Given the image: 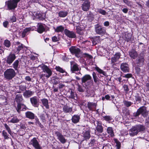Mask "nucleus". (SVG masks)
Wrapping results in <instances>:
<instances>
[{"label":"nucleus","mask_w":149,"mask_h":149,"mask_svg":"<svg viewBox=\"0 0 149 149\" xmlns=\"http://www.w3.org/2000/svg\"><path fill=\"white\" fill-rule=\"evenodd\" d=\"M148 114L146 107L142 106L137 110L136 113H134V116L136 118L140 114H141L143 117H146L148 115Z\"/></svg>","instance_id":"obj_1"},{"label":"nucleus","mask_w":149,"mask_h":149,"mask_svg":"<svg viewBox=\"0 0 149 149\" xmlns=\"http://www.w3.org/2000/svg\"><path fill=\"white\" fill-rule=\"evenodd\" d=\"M17 4L14 0H8L5 2V5L9 10H15L17 7Z\"/></svg>","instance_id":"obj_2"},{"label":"nucleus","mask_w":149,"mask_h":149,"mask_svg":"<svg viewBox=\"0 0 149 149\" xmlns=\"http://www.w3.org/2000/svg\"><path fill=\"white\" fill-rule=\"evenodd\" d=\"M136 64L139 67H142L145 63L144 56L143 54L141 53L139 54L136 60Z\"/></svg>","instance_id":"obj_3"},{"label":"nucleus","mask_w":149,"mask_h":149,"mask_svg":"<svg viewBox=\"0 0 149 149\" xmlns=\"http://www.w3.org/2000/svg\"><path fill=\"white\" fill-rule=\"evenodd\" d=\"M95 29L96 33L99 35H104L106 33L105 28L98 24L95 25Z\"/></svg>","instance_id":"obj_4"},{"label":"nucleus","mask_w":149,"mask_h":149,"mask_svg":"<svg viewBox=\"0 0 149 149\" xmlns=\"http://www.w3.org/2000/svg\"><path fill=\"white\" fill-rule=\"evenodd\" d=\"M69 50L71 54L72 55H74L77 58L79 57V55L81 50L79 48L75 46H72L69 48Z\"/></svg>","instance_id":"obj_5"},{"label":"nucleus","mask_w":149,"mask_h":149,"mask_svg":"<svg viewBox=\"0 0 149 149\" xmlns=\"http://www.w3.org/2000/svg\"><path fill=\"white\" fill-rule=\"evenodd\" d=\"M16 58V56L15 54L10 52L5 59V61L6 63L10 65L13 63Z\"/></svg>","instance_id":"obj_6"},{"label":"nucleus","mask_w":149,"mask_h":149,"mask_svg":"<svg viewBox=\"0 0 149 149\" xmlns=\"http://www.w3.org/2000/svg\"><path fill=\"white\" fill-rule=\"evenodd\" d=\"M29 144L32 145L35 149H42L36 138H34L29 142Z\"/></svg>","instance_id":"obj_7"},{"label":"nucleus","mask_w":149,"mask_h":149,"mask_svg":"<svg viewBox=\"0 0 149 149\" xmlns=\"http://www.w3.org/2000/svg\"><path fill=\"white\" fill-rule=\"evenodd\" d=\"M64 33L65 36L69 38H76V33L73 31H70L65 29L64 30Z\"/></svg>","instance_id":"obj_8"},{"label":"nucleus","mask_w":149,"mask_h":149,"mask_svg":"<svg viewBox=\"0 0 149 149\" xmlns=\"http://www.w3.org/2000/svg\"><path fill=\"white\" fill-rule=\"evenodd\" d=\"M16 45L17 46L16 47V52L17 53H19L21 50L24 51L26 50L27 48L26 47L18 41L16 42Z\"/></svg>","instance_id":"obj_9"},{"label":"nucleus","mask_w":149,"mask_h":149,"mask_svg":"<svg viewBox=\"0 0 149 149\" xmlns=\"http://www.w3.org/2000/svg\"><path fill=\"white\" fill-rule=\"evenodd\" d=\"M84 2L81 5V9L84 11H88L91 6V2L89 1H84Z\"/></svg>","instance_id":"obj_10"},{"label":"nucleus","mask_w":149,"mask_h":149,"mask_svg":"<svg viewBox=\"0 0 149 149\" xmlns=\"http://www.w3.org/2000/svg\"><path fill=\"white\" fill-rule=\"evenodd\" d=\"M129 53L130 57L133 59H136L139 56L137 52L133 48L129 51Z\"/></svg>","instance_id":"obj_11"},{"label":"nucleus","mask_w":149,"mask_h":149,"mask_svg":"<svg viewBox=\"0 0 149 149\" xmlns=\"http://www.w3.org/2000/svg\"><path fill=\"white\" fill-rule=\"evenodd\" d=\"M120 69L124 72H129V68L128 64L126 63H123L120 65Z\"/></svg>","instance_id":"obj_12"},{"label":"nucleus","mask_w":149,"mask_h":149,"mask_svg":"<svg viewBox=\"0 0 149 149\" xmlns=\"http://www.w3.org/2000/svg\"><path fill=\"white\" fill-rule=\"evenodd\" d=\"M30 101L32 105L35 107H37L38 106L39 99L36 97H33L30 98Z\"/></svg>","instance_id":"obj_13"},{"label":"nucleus","mask_w":149,"mask_h":149,"mask_svg":"<svg viewBox=\"0 0 149 149\" xmlns=\"http://www.w3.org/2000/svg\"><path fill=\"white\" fill-rule=\"evenodd\" d=\"M55 134L57 137V139L62 143H64L66 142V139L61 134L58 132H56Z\"/></svg>","instance_id":"obj_14"},{"label":"nucleus","mask_w":149,"mask_h":149,"mask_svg":"<svg viewBox=\"0 0 149 149\" xmlns=\"http://www.w3.org/2000/svg\"><path fill=\"white\" fill-rule=\"evenodd\" d=\"M121 55L120 52H116L114 56L111 58V62L112 63H114L118 61L120 58Z\"/></svg>","instance_id":"obj_15"},{"label":"nucleus","mask_w":149,"mask_h":149,"mask_svg":"<svg viewBox=\"0 0 149 149\" xmlns=\"http://www.w3.org/2000/svg\"><path fill=\"white\" fill-rule=\"evenodd\" d=\"M41 69L43 72L46 73L48 74H52V71L47 65H44L41 67Z\"/></svg>","instance_id":"obj_16"},{"label":"nucleus","mask_w":149,"mask_h":149,"mask_svg":"<svg viewBox=\"0 0 149 149\" xmlns=\"http://www.w3.org/2000/svg\"><path fill=\"white\" fill-rule=\"evenodd\" d=\"M43 24L42 23H38L37 26V31L39 33H42L45 31V29L43 26Z\"/></svg>","instance_id":"obj_17"},{"label":"nucleus","mask_w":149,"mask_h":149,"mask_svg":"<svg viewBox=\"0 0 149 149\" xmlns=\"http://www.w3.org/2000/svg\"><path fill=\"white\" fill-rule=\"evenodd\" d=\"M132 35L130 33H125L123 36L124 40L127 42H129L131 40Z\"/></svg>","instance_id":"obj_18"},{"label":"nucleus","mask_w":149,"mask_h":149,"mask_svg":"<svg viewBox=\"0 0 149 149\" xmlns=\"http://www.w3.org/2000/svg\"><path fill=\"white\" fill-rule=\"evenodd\" d=\"M97 104L95 103L89 102H88L87 107L90 111H93L95 109Z\"/></svg>","instance_id":"obj_19"},{"label":"nucleus","mask_w":149,"mask_h":149,"mask_svg":"<svg viewBox=\"0 0 149 149\" xmlns=\"http://www.w3.org/2000/svg\"><path fill=\"white\" fill-rule=\"evenodd\" d=\"M138 132L135 126L132 127L129 131V134L131 136L136 135Z\"/></svg>","instance_id":"obj_20"},{"label":"nucleus","mask_w":149,"mask_h":149,"mask_svg":"<svg viewBox=\"0 0 149 149\" xmlns=\"http://www.w3.org/2000/svg\"><path fill=\"white\" fill-rule=\"evenodd\" d=\"M77 33L79 35L82 36L84 34L85 29L79 26H77L76 28Z\"/></svg>","instance_id":"obj_21"},{"label":"nucleus","mask_w":149,"mask_h":149,"mask_svg":"<svg viewBox=\"0 0 149 149\" xmlns=\"http://www.w3.org/2000/svg\"><path fill=\"white\" fill-rule=\"evenodd\" d=\"M80 119V117L79 115H74L72 116V121L74 123H77L79 122Z\"/></svg>","instance_id":"obj_22"},{"label":"nucleus","mask_w":149,"mask_h":149,"mask_svg":"<svg viewBox=\"0 0 149 149\" xmlns=\"http://www.w3.org/2000/svg\"><path fill=\"white\" fill-rule=\"evenodd\" d=\"M97 125L96 128V130L99 133H101L103 131V128L102 125L101 123L98 121H97Z\"/></svg>","instance_id":"obj_23"},{"label":"nucleus","mask_w":149,"mask_h":149,"mask_svg":"<svg viewBox=\"0 0 149 149\" xmlns=\"http://www.w3.org/2000/svg\"><path fill=\"white\" fill-rule=\"evenodd\" d=\"M72 111V107L67 105H64L63 107V111L65 113H71Z\"/></svg>","instance_id":"obj_24"},{"label":"nucleus","mask_w":149,"mask_h":149,"mask_svg":"<svg viewBox=\"0 0 149 149\" xmlns=\"http://www.w3.org/2000/svg\"><path fill=\"white\" fill-rule=\"evenodd\" d=\"M55 32L57 33L62 32L64 31V27L62 25L58 26L56 28H54Z\"/></svg>","instance_id":"obj_25"},{"label":"nucleus","mask_w":149,"mask_h":149,"mask_svg":"<svg viewBox=\"0 0 149 149\" xmlns=\"http://www.w3.org/2000/svg\"><path fill=\"white\" fill-rule=\"evenodd\" d=\"M25 115L26 118L31 119L34 118L35 115L33 113L30 111H27L25 113Z\"/></svg>","instance_id":"obj_26"},{"label":"nucleus","mask_w":149,"mask_h":149,"mask_svg":"<svg viewBox=\"0 0 149 149\" xmlns=\"http://www.w3.org/2000/svg\"><path fill=\"white\" fill-rule=\"evenodd\" d=\"M94 70L96 72L98 73V74H106V73L104 71L99 67L96 66L95 67Z\"/></svg>","instance_id":"obj_27"},{"label":"nucleus","mask_w":149,"mask_h":149,"mask_svg":"<svg viewBox=\"0 0 149 149\" xmlns=\"http://www.w3.org/2000/svg\"><path fill=\"white\" fill-rule=\"evenodd\" d=\"M138 132L144 131L145 130V126L141 125H138L135 126Z\"/></svg>","instance_id":"obj_28"},{"label":"nucleus","mask_w":149,"mask_h":149,"mask_svg":"<svg viewBox=\"0 0 149 149\" xmlns=\"http://www.w3.org/2000/svg\"><path fill=\"white\" fill-rule=\"evenodd\" d=\"M4 74H15V70L13 69H7L4 72Z\"/></svg>","instance_id":"obj_29"},{"label":"nucleus","mask_w":149,"mask_h":149,"mask_svg":"<svg viewBox=\"0 0 149 149\" xmlns=\"http://www.w3.org/2000/svg\"><path fill=\"white\" fill-rule=\"evenodd\" d=\"M68 14V12L67 11L63 10L60 11L58 13L59 16L61 17H64Z\"/></svg>","instance_id":"obj_30"},{"label":"nucleus","mask_w":149,"mask_h":149,"mask_svg":"<svg viewBox=\"0 0 149 149\" xmlns=\"http://www.w3.org/2000/svg\"><path fill=\"white\" fill-rule=\"evenodd\" d=\"M71 70L72 73H75V72L78 71L79 70V68L77 64H75L73 65L72 67L71 66Z\"/></svg>","instance_id":"obj_31"},{"label":"nucleus","mask_w":149,"mask_h":149,"mask_svg":"<svg viewBox=\"0 0 149 149\" xmlns=\"http://www.w3.org/2000/svg\"><path fill=\"white\" fill-rule=\"evenodd\" d=\"M31 30L30 28H26L24 29L22 33V37L23 38H24L26 35V33Z\"/></svg>","instance_id":"obj_32"},{"label":"nucleus","mask_w":149,"mask_h":149,"mask_svg":"<svg viewBox=\"0 0 149 149\" xmlns=\"http://www.w3.org/2000/svg\"><path fill=\"white\" fill-rule=\"evenodd\" d=\"M33 94V92L29 90L26 91L23 93L24 96L26 97H30Z\"/></svg>","instance_id":"obj_33"},{"label":"nucleus","mask_w":149,"mask_h":149,"mask_svg":"<svg viewBox=\"0 0 149 149\" xmlns=\"http://www.w3.org/2000/svg\"><path fill=\"white\" fill-rule=\"evenodd\" d=\"M22 100L23 98L22 95H16L15 100L17 103H20Z\"/></svg>","instance_id":"obj_34"},{"label":"nucleus","mask_w":149,"mask_h":149,"mask_svg":"<svg viewBox=\"0 0 149 149\" xmlns=\"http://www.w3.org/2000/svg\"><path fill=\"white\" fill-rule=\"evenodd\" d=\"M83 136L85 140H87L89 139L91 137L90 132L87 131L84 133Z\"/></svg>","instance_id":"obj_35"},{"label":"nucleus","mask_w":149,"mask_h":149,"mask_svg":"<svg viewBox=\"0 0 149 149\" xmlns=\"http://www.w3.org/2000/svg\"><path fill=\"white\" fill-rule=\"evenodd\" d=\"M41 101L42 104L46 108H48L49 107V105L48 100L44 98L41 100Z\"/></svg>","instance_id":"obj_36"},{"label":"nucleus","mask_w":149,"mask_h":149,"mask_svg":"<svg viewBox=\"0 0 149 149\" xmlns=\"http://www.w3.org/2000/svg\"><path fill=\"white\" fill-rule=\"evenodd\" d=\"M78 91L81 92H83L85 90V89L86 88V87H85L83 85L81 86L78 85Z\"/></svg>","instance_id":"obj_37"},{"label":"nucleus","mask_w":149,"mask_h":149,"mask_svg":"<svg viewBox=\"0 0 149 149\" xmlns=\"http://www.w3.org/2000/svg\"><path fill=\"white\" fill-rule=\"evenodd\" d=\"M53 83L55 85H56L58 83V78L56 76H54L51 79Z\"/></svg>","instance_id":"obj_38"},{"label":"nucleus","mask_w":149,"mask_h":149,"mask_svg":"<svg viewBox=\"0 0 149 149\" xmlns=\"http://www.w3.org/2000/svg\"><path fill=\"white\" fill-rule=\"evenodd\" d=\"M6 99L5 97L2 96L0 97V104H6Z\"/></svg>","instance_id":"obj_39"},{"label":"nucleus","mask_w":149,"mask_h":149,"mask_svg":"<svg viewBox=\"0 0 149 149\" xmlns=\"http://www.w3.org/2000/svg\"><path fill=\"white\" fill-rule=\"evenodd\" d=\"M91 78L90 75H85L82 78V81L83 82H85L87 80L90 79Z\"/></svg>","instance_id":"obj_40"},{"label":"nucleus","mask_w":149,"mask_h":149,"mask_svg":"<svg viewBox=\"0 0 149 149\" xmlns=\"http://www.w3.org/2000/svg\"><path fill=\"white\" fill-rule=\"evenodd\" d=\"M19 63V61L18 60H15L13 63V68L16 70H17Z\"/></svg>","instance_id":"obj_41"},{"label":"nucleus","mask_w":149,"mask_h":149,"mask_svg":"<svg viewBox=\"0 0 149 149\" xmlns=\"http://www.w3.org/2000/svg\"><path fill=\"white\" fill-rule=\"evenodd\" d=\"M55 69L57 71L59 72L62 73H63L65 72V71L64 70L59 66H56L55 68Z\"/></svg>","instance_id":"obj_42"},{"label":"nucleus","mask_w":149,"mask_h":149,"mask_svg":"<svg viewBox=\"0 0 149 149\" xmlns=\"http://www.w3.org/2000/svg\"><path fill=\"white\" fill-rule=\"evenodd\" d=\"M135 100L136 101L140 102L141 100V98L140 95L139 94H135Z\"/></svg>","instance_id":"obj_43"},{"label":"nucleus","mask_w":149,"mask_h":149,"mask_svg":"<svg viewBox=\"0 0 149 149\" xmlns=\"http://www.w3.org/2000/svg\"><path fill=\"white\" fill-rule=\"evenodd\" d=\"M114 141L116 144L117 149H120L121 147L120 142L116 139H114Z\"/></svg>","instance_id":"obj_44"},{"label":"nucleus","mask_w":149,"mask_h":149,"mask_svg":"<svg viewBox=\"0 0 149 149\" xmlns=\"http://www.w3.org/2000/svg\"><path fill=\"white\" fill-rule=\"evenodd\" d=\"M9 21V22L12 23L16 22L17 18L15 16V15H13L12 17H10Z\"/></svg>","instance_id":"obj_45"},{"label":"nucleus","mask_w":149,"mask_h":149,"mask_svg":"<svg viewBox=\"0 0 149 149\" xmlns=\"http://www.w3.org/2000/svg\"><path fill=\"white\" fill-rule=\"evenodd\" d=\"M4 45L6 47H9L11 45L10 42L8 40H6L4 41Z\"/></svg>","instance_id":"obj_46"},{"label":"nucleus","mask_w":149,"mask_h":149,"mask_svg":"<svg viewBox=\"0 0 149 149\" xmlns=\"http://www.w3.org/2000/svg\"><path fill=\"white\" fill-rule=\"evenodd\" d=\"M123 2L125 3L128 6L131 7L132 6V1L128 0H123Z\"/></svg>","instance_id":"obj_47"},{"label":"nucleus","mask_w":149,"mask_h":149,"mask_svg":"<svg viewBox=\"0 0 149 149\" xmlns=\"http://www.w3.org/2000/svg\"><path fill=\"white\" fill-rule=\"evenodd\" d=\"M97 12L100 14L103 15H106L107 14L106 11L101 8L98 9Z\"/></svg>","instance_id":"obj_48"},{"label":"nucleus","mask_w":149,"mask_h":149,"mask_svg":"<svg viewBox=\"0 0 149 149\" xmlns=\"http://www.w3.org/2000/svg\"><path fill=\"white\" fill-rule=\"evenodd\" d=\"M19 120L16 117H13L12 119L10 121V122L13 123H16L18 122Z\"/></svg>","instance_id":"obj_49"},{"label":"nucleus","mask_w":149,"mask_h":149,"mask_svg":"<svg viewBox=\"0 0 149 149\" xmlns=\"http://www.w3.org/2000/svg\"><path fill=\"white\" fill-rule=\"evenodd\" d=\"M45 116L48 117V115L47 114H42L40 116V119L43 123L45 122L46 121L45 120Z\"/></svg>","instance_id":"obj_50"},{"label":"nucleus","mask_w":149,"mask_h":149,"mask_svg":"<svg viewBox=\"0 0 149 149\" xmlns=\"http://www.w3.org/2000/svg\"><path fill=\"white\" fill-rule=\"evenodd\" d=\"M87 14V17L88 18V19L92 20L94 18V15L91 11L89 12Z\"/></svg>","instance_id":"obj_51"},{"label":"nucleus","mask_w":149,"mask_h":149,"mask_svg":"<svg viewBox=\"0 0 149 149\" xmlns=\"http://www.w3.org/2000/svg\"><path fill=\"white\" fill-rule=\"evenodd\" d=\"M2 135L4 137V139H8L9 138L8 136V134L5 130H3L2 131Z\"/></svg>","instance_id":"obj_52"},{"label":"nucleus","mask_w":149,"mask_h":149,"mask_svg":"<svg viewBox=\"0 0 149 149\" xmlns=\"http://www.w3.org/2000/svg\"><path fill=\"white\" fill-rule=\"evenodd\" d=\"M123 103L125 105V106L127 107H130L133 104L132 103L130 102H129L127 101H124Z\"/></svg>","instance_id":"obj_53"},{"label":"nucleus","mask_w":149,"mask_h":149,"mask_svg":"<svg viewBox=\"0 0 149 149\" xmlns=\"http://www.w3.org/2000/svg\"><path fill=\"white\" fill-rule=\"evenodd\" d=\"M24 106L23 104H21V103H17V107L16 108L17 111L19 113H20L21 110V106Z\"/></svg>","instance_id":"obj_54"},{"label":"nucleus","mask_w":149,"mask_h":149,"mask_svg":"<svg viewBox=\"0 0 149 149\" xmlns=\"http://www.w3.org/2000/svg\"><path fill=\"white\" fill-rule=\"evenodd\" d=\"M4 125L6 129L8 131V133L11 135V133H12V132L9 127L8 126V125L6 124H4Z\"/></svg>","instance_id":"obj_55"},{"label":"nucleus","mask_w":149,"mask_h":149,"mask_svg":"<svg viewBox=\"0 0 149 149\" xmlns=\"http://www.w3.org/2000/svg\"><path fill=\"white\" fill-rule=\"evenodd\" d=\"M98 40H97V38L95 37L93 38L91 41L93 45H95L97 44L98 42Z\"/></svg>","instance_id":"obj_56"},{"label":"nucleus","mask_w":149,"mask_h":149,"mask_svg":"<svg viewBox=\"0 0 149 149\" xmlns=\"http://www.w3.org/2000/svg\"><path fill=\"white\" fill-rule=\"evenodd\" d=\"M107 132L109 134H110L111 136L113 134V132L112 130V129L111 127H109L107 128Z\"/></svg>","instance_id":"obj_57"},{"label":"nucleus","mask_w":149,"mask_h":149,"mask_svg":"<svg viewBox=\"0 0 149 149\" xmlns=\"http://www.w3.org/2000/svg\"><path fill=\"white\" fill-rule=\"evenodd\" d=\"M36 123L37 125H38L41 129L44 128L43 126L41 124V123L39 121L38 119H36Z\"/></svg>","instance_id":"obj_58"},{"label":"nucleus","mask_w":149,"mask_h":149,"mask_svg":"<svg viewBox=\"0 0 149 149\" xmlns=\"http://www.w3.org/2000/svg\"><path fill=\"white\" fill-rule=\"evenodd\" d=\"M139 66H136L135 67V71L136 73L137 74H139L140 73L141 69Z\"/></svg>","instance_id":"obj_59"},{"label":"nucleus","mask_w":149,"mask_h":149,"mask_svg":"<svg viewBox=\"0 0 149 149\" xmlns=\"http://www.w3.org/2000/svg\"><path fill=\"white\" fill-rule=\"evenodd\" d=\"M38 18L41 20H44L45 18V15L44 16L42 13H41L39 16L38 17Z\"/></svg>","instance_id":"obj_60"},{"label":"nucleus","mask_w":149,"mask_h":149,"mask_svg":"<svg viewBox=\"0 0 149 149\" xmlns=\"http://www.w3.org/2000/svg\"><path fill=\"white\" fill-rule=\"evenodd\" d=\"M104 120L107 121L111 120L112 118L111 117L109 116H106L103 117Z\"/></svg>","instance_id":"obj_61"},{"label":"nucleus","mask_w":149,"mask_h":149,"mask_svg":"<svg viewBox=\"0 0 149 149\" xmlns=\"http://www.w3.org/2000/svg\"><path fill=\"white\" fill-rule=\"evenodd\" d=\"M15 75H4V77L8 79H10L15 76Z\"/></svg>","instance_id":"obj_62"},{"label":"nucleus","mask_w":149,"mask_h":149,"mask_svg":"<svg viewBox=\"0 0 149 149\" xmlns=\"http://www.w3.org/2000/svg\"><path fill=\"white\" fill-rule=\"evenodd\" d=\"M52 42H57L59 41L58 39L55 36L52 37Z\"/></svg>","instance_id":"obj_63"},{"label":"nucleus","mask_w":149,"mask_h":149,"mask_svg":"<svg viewBox=\"0 0 149 149\" xmlns=\"http://www.w3.org/2000/svg\"><path fill=\"white\" fill-rule=\"evenodd\" d=\"M83 56L85 57H87L90 59H92L93 58V57L92 56L86 53H84L83 54Z\"/></svg>","instance_id":"obj_64"}]
</instances>
